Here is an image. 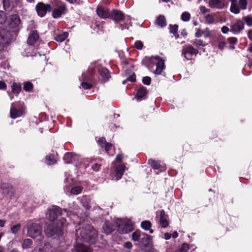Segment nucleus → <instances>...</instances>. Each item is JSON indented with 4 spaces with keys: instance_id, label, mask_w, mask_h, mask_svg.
<instances>
[{
    "instance_id": "obj_46",
    "label": "nucleus",
    "mask_w": 252,
    "mask_h": 252,
    "mask_svg": "<svg viewBox=\"0 0 252 252\" xmlns=\"http://www.w3.org/2000/svg\"><path fill=\"white\" fill-rule=\"evenodd\" d=\"M205 19L206 23L209 24H212L213 23H214L215 20L213 16L210 14H208L207 15H206L205 17Z\"/></svg>"
},
{
    "instance_id": "obj_53",
    "label": "nucleus",
    "mask_w": 252,
    "mask_h": 252,
    "mask_svg": "<svg viewBox=\"0 0 252 252\" xmlns=\"http://www.w3.org/2000/svg\"><path fill=\"white\" fill-rule=\"evenodd\" d=\"M106 142H107L105 140V138L103 137L100 138L98 140V143L102 147H104V146L105 145Z\"/></svg>"
},
{
    "instance_id": "obj_64",
    "label": "nucleus",
    "mask_w": 252,
    "mask_h": 252,
    "mask_svg": "<svg viewBox=\"0 0 252 252\" xmlns=\"http://www.w3.org/2000/svg\"><path fill=\"white\" fill-rule=\"evenodd\" d=\"M6 87V84L3 81H0V89H5Z\"/></svg>"
},
{
    "instance_id": "obj_14",
    "label": "nucleus",
    "mask_w": 252,
    "mask_h": 252,
    "mask_svg": "<svg viewBox=\"0 0 252 252\" xmlns=\"http://www.w3.org/2000/svg\"><path fill=\"white\" fill-rule=\"evenodd\" d=\"M198 52V50L192 47L191 46H188L186 48L183 49L182 54L187 59H189L192 55H196Z\"/></svg>"
},
{
    "instance_id": "obj_39",
    "label": "nucleus",
    "mask_w": 252,
    "mask_h": 252,
    "mask_svg": "<svg viewBox=\"0 0 252 252\" xmlns=\"http://www.w3.org/2000/svg\"><path fill=\"white\" fill-rule=\"evenodd\" d=\"M67 33L64 32L63 34L57 36L56 37V40L59 42H63L67 37Z\"/></svg>"
},
{
    "instance_id": "obj_16",
    "label": "nucleus",
    "mask_w": 252,
    "mask_h": 252,
    "mask_svg": "<svg viewBox=\"0 0 252 252\" xmlns=\"http://www.w3.org/2000/svg\"><path fill=\"white\" fill-rule=\"evenodd\" d=\"M50 247V244L46 242L37 245L31 252H47V249H49Z\"/></svg>"
},
{
    "instance_id": "obj_28",
    "label": "nucleus",
    "mask_w": 252,
    "mask_h": 252,
    "mask_svg": "<svg viewBox=\"0 0 252 252\" xmlns=\"http://www.w3.org/2000/svg\"><path fill=\"white\" fill-rule=\"evenodd\" d=\"M125 167L124 165L118 166L116 169V177L117 180L120 179L125 171Z\"/></svg>"
},
{
    "instance_id": "obj_63",
    "label": "nucleus",
    "mask_w": 252,
    "mask_h": 252,
    "mask_svg": "<svg viewBox=\"0 0 252 252\" xmlns=\"http://www.w3.org/2000/svg\"><path fill=\"white\" fill-rule=\"evenodd\" d=\"M225 45V43L224 41H221L219 44V48L222 50L224 48V46Z\"/></svg>"
},
{
    "instance_id": "obj_21",
    "label": "nucleus",
    "mask_w": 252,
    "mask_h": 252,
    "mask_svg": "<svg viewBox=\"0 0 252 252\" xmlns=\"http://www.w3.org/2000/svg\"><path fill=\"white\" fill-rule=\"evenodd\" d=\"M77 156L74 153H67L64 155L63 160L66 163H71L76 160Z\"/></svg>"
},
{
    "instance_id": "obj_5",
    "label": "nucleus",
    "mask_w": 252,
    "mask_h": 252,
    "mask_svg": "<svg viewBox=\"0 0 252 252\" xmlns=\"http://www.w3.org/2000/svg\"><path fill=\"white\" fill-rule=\"evenodd\" d=\"M52 4L54 5L52 16L54 18H58L65 13L66 8L65 5L59 0H52Z\"/></svg>"
},
{
    "instance_id": "obj_31",
    "label": "nucleus",
    "mask_w": 252,
    "mask_h": 252,
    "mask_svg": "<svg viewBox=\"0 0 252 252\" xmlns=\"http://www.w3.org/2000/svg\"><path fill=\"white\" fill-rule=\"evenodd\" d=\"M157 23L161 27H164L166 25V19L163 15L159 16L157 19Z\"/></svg>"
},
{
    "instance_id": "obj_42",
    "label": "nucleus",
    "mask_w": 252,
    "mask_h": 252,
    "mask_svg": "<svg viewBox=\"0 0 252 252\" xmlns=\"http://www.w3.org/2000/svg\"><path fill=\"white\" fill-rule=\"evenodd\" d=\"M136 80V75L134 72H132L131 75L127 78V79L124 80L123 82V84H125L127 81H130L131 82H134Z\"/></svg>"
},
{
    "instance_id": "obj_1",
    "label": "nucleus",
    "mask_w": 252,
    "mask_h": 252,
    "mask_svg": "<svg viewBox=\"0 0 252 252\" xmlns=\"http://www.w3.org/2000/svg\"><path fill=\"white\" fill-rule=\"evenodd\" d=\"M58 221L59 222L49 224L45 228L44 232L47 236L56 238L63 235L67 225L66 220L65 218H61Z\"/></svg>"
},
{
    "instance_id": "obj_9",
    "label": "nucleus",
    "mask_w": 252,
    "mask_h": 252,
    "mask_svg": "<svg viewBox=\"0 0 252 252\" xmlns=\"http://www.w3.org/2000/svg\"><path fill=\"white\" fill-rule=\"evenodd\" d=\"M117 231L121 234L127 233L133 230L132 225L129 223H125L119 220L117 222Z\"/></svg>"
},
{
    "instance_id": "obj_19",
    "label": "nucleus",
    "mask_w": 252,
    "mask_h": 252,
    "mask_svg": "<svg viewBox=\"0 0 252 252\" xmlns=\"http://www.w3.org/2000/svg\"><path fill=\"white\" fill-rule=\"evenodd\" d=\"M21 24V20L19 17L16 14H13L11 16L9 25L11 28L18 27Z\"/></svg>"
},
{
    "instance_id": "obj_56",
    "label": "nucleus",
    "mask_w": 252,
    "mask_h": 252,
    "mask_svg": "<svg viewBox=\"0 0 252 252\" xmlns=\"http://www.w3.org/2000/svg\"><path fill=\"white\" fill-rule=\"evenodd\" d=\"M100 166H101L100 164H97V163H95V164H94L93 165L92 169L94 171H97L99 170Z\"/></svg>"
},
{
    "instance_id": "obj_6",
    "label": "nucleus",
    "mask_w": 252,
    "mask_h": 252,
    "mask_svg": "<svg viewBox=\"0 0 252 252\" xmlns=\"http://www.w3.org/2000/svg\"><path fill=\"white\" fill-rule=\"evenodd\" d=\"M62 215L61 208L56 206H53L52 207L49 208L46 213V218L50 221H52L57 220L56 222H59L58 220L61 219V218H63L62 217Z\"/></svg>"
},
{
    "instance_id": "obj_25",
    "label": "nucleus",
    "mask_w": 252,
    "mask_h": 252,
    "mask_svg": "<svg viewBox=\"0 0 252 252\" xmlns=\"http://www.w3.org/2000/svg\"><path fill=\"white\" fill-rule=\"evenodd\" d=\"M141 227L144 229L145 230H149V232L150 233H153L154 231L153 229H151L152 227V223L149 220H144L141 223Z\"/></svg>"
},
{
    "instance_id": "obj_20",
    "label": "nucleus",
    "mask_w": 252,
    "mask_h": 252,
    "mask_svg": "<svg viewBox=\"0 0 252 252\" xmlns=\"http://www.w3.org/2000/svg\"><path fill=\"white\" fill-rule=\"evenodd\" d=\"M167 215L165 214V212L163 210L160 211L159 222L161 226L163 228H165L168 225V221L167 219Z\"/></svg>"
},
{
    "instance_id": "obj_8",
    "label": "nucleus",
    "mask_w": 252,
    "mask_h": 252,
    "mask_svg": "<svg viewBox=\"0 0 252 252\" xmlns=\"http://www.w3.org/2000/svg\"><path fill=\"white\" fill-rule=\"evenodd\" d=\"M10 113V117L12 119H15L22 115V109L21 108L19 102L12 103Z\"/></svg>"
},
{
    "instance_id": "obj_47",
    "label": "nucleus",
    "mask_w": 252,
    "mask_h": 252,
    "mask_svg": "<svg viewBox=\"0 0 252 252\" xmlns=\"http://www.w3.org/2000/svg\"><path fill=\"white\" fill-rule=\"evenodd\" d=\"M21 227L20 224H17L16 225H14L11 227V230L12 232L14 234H16L19 230Z\"/></svg>"
},
{
    "instance_id": "obj_50",
    "label": "nucleus",
    "mask_w": 252,
    "mask_h": 252,
    "mask_svg": "<svg viewBox=\"0 0 252 252\" xmlns=\"http://www.w3.org/2000/svg\"><path fill=\"white\" fill-rule=\"evenodd\" d=\"M142 82L146 85H149L151 83V78L149 76L144 77L142 79Z\"/></svg>"
},
{
    "instance_id": "obj_7",
    "label": "nucleus",
    "mask_w": 252,
    "mask_h": 252,
    "mask_svg": "<svg viewBox=\"0 0 252 252\" xmlns=\"http://www.w3.org/2000/svg\"><path fill=\"white\" fill-rule=\"evenodd\" d=\"M53 7L52 0L48 4H45L42 2H38L36 5L35 9L38 15L40 17H43L47 12L52 11Z\"/></svg>"
},
{
    "instance_id": "obj_54",
    "label": "nucleus",
    "mask_w": 252,
    "mask_h": 252,
    "mask_svg": "<svg viewBox=\"0 0 252 252\" xmlns=\"http://www.w3.org/2000/svg\"><path fill=\"white\" fill-rule=\"evenodd\" d=\"M194 44L196 46H204L205 45L203 43V42L202 40H201L200 39H196L194 42Z\"/></svg>"
},
{
    "instance_id": "obj_26",
    "label": "nucleus",
    "mask_w": 252,
    "mask_h": 252,
    "mask_svg": "<svg viewBox=\"0 0 252 252\" xmlns=\"http://www.w3.org/2000/svg\"><path fill=\"white\" fill-rule=\"evenodd\" d=\"M209 5L212 8H221L224 6V3L219 0H211L209 1Z\"/></svg>"
},
{
    "instance_id": "obj_23",
    "label": "nucleus",
    "mask_w": 252,
    "mask_h": 252,
    "mask_svg": "<svg viewBox=\"0 0 252 252\" xmlns=\"http://www.w3.org/2000/svg\"><path fill=\"white\" fill-rule=\"evenodd\" d=\"M147 93L146 88L141 86L138 89L136 97L138 100H141V98L144 97Z\"/></svg>"
},
{
    "instance_id": "obj_51",
    "label": "nucleus",
    "mask_w": 252,
    "mask_h": 252,
    "mask_svg": "<svg viewBox=\"0 0 252 252\" xmlns=\"http://www.w3.org/2000/svg\"><path fill=\"white\" fill-rule=\"evenodd\" d=\"M188 249V245L186 243H184L181 248L177 252H187V251Z\"/></svg>"
},
{
    "instance_id": "obj_36",
    "label": "nucleus",
    "mask_w": 252,
    "mask_h": 252,
    "mask_svg": "<svg viewBox=\"0 0 252 252\" xmlns=\"http://www.w3.org/2000/svg\"><path fill=\"white\" fill-rule=\"evenodd\" d=\"M148 163L155 169H158L160 166L159 163L158 161H156L152 159H149Z\"/></svg>"
},
{
    "instance_id": "obj_43",
    "label": "nucleus",
    "mask_w": 252,
    "mask_h": 252,
    "mask_svg": "<svg viewBox=\"0 0 252 252\" xmlns=\"http://www.w3.org/2000/svg\"><path fill=\"white\" fill-rule=\"evenodd\" d=\"M81 86L84 89H90L93 87V85L90 82L84 81L81 83Z\"/></svg>"
},
{
    "instance_id": "obj_37",
    "label": "nucleus",
    "mask_w": 252,
    "mask_h": 252,
    "mask_svg": "<svg viewBox=\"0 0 252 252\" xmlns=\"http://www.w3.org/2000/svg\"><path fill=\"white\" fill-rule=\"evenodd\" d=\"M23 88L25 91L30 92L33 89V85L31 82H26L24 83Z\"/></svg>"
},
{
    "instance_id": "obj_27",
    "label": "nucleus",
    "mask_w": 252,
    "mask_h": 252,
    "mask_svg": "<svg viewBox=\"0 0 252 252\" xmlns=\"http://www.w3.org/2000/svg\"><path fill=\"white\" fill-rule=\"evenodd\" d=\"M75 250L77 252H90L89 248L82 244L77 243L75 246Z\"/></svg>"
},
{
    "instance_id": "obj_29",
    "label": "nucleus",
    "mask_w": 252,
    "mask_h": 252,
    "mask_svg": "<svg viewBox=\"0 0 252 252\" xmlns=\"http://www.w3.org/2000/svg\"><path fill=\"white\" fill-rule=\"evenodd\" d=\"M153 57L151 58L145 57L142 61V63L145 65L149 69H151L153 66Z\"/></svg>"
},
{
    "instance_id": "obj_13",
    "label": "nucleus",
    "mask_w": 252,
    "mask_h": 252,
    "mask_svg": "<svg viewBox=\"0 0 252 252\" xmlns=\"http://www.w3.org/2000/svg\"><path fill=\"white\" fill-rule=\"evenodd\" d=\"M98 72L99 74V80L102 82L107 81L110 77L108 70L106 68L99 67Z\"/></svg>"
},
{
    "instance_id": "obj_12",
    "label": "nucleus",
    "mask_w": 252,
    "mask_h": 252,
    "mask_svg": "<svg viewBox=\"0 0 252 252\" xmlns=\"http://www.w3.org/2000/svg\"><path fill=\"white\" fill-rule=\"evenodd\" d=\"M124 18V14L122 11L117 9H114L110 13V17L109 18L117 22H119L123 20Z\"/></svg>"
},
{
    "instance_id": "obj_59",
    "label": "nucleus",
    "mask_w": 252,
    "mask_h": 252,
    "mask_svg": "<svg viewBox=\"0 0 252 252\" xmlns=\"http://www.w3.org/2000/svg\"><path fill=\"white\" fill-rule=\"evenodd\" d=\"M124 247L127 249H130L132 248V245L130 242H126L125 243Z\"/></svg>"
},
{
    "instance_id": "obj_24",
    "label": "nucleus",
    "mask_w": 252,
    "mask_h": 252,
    "mask_svg": "<svg viewBox=\"0 0 252 252\" xmlns=\"http://www.w3.org/2000/svg\"><path fill=\"white\" fill-rule=\"evenodd\" d=\"M82 80L84 81L92 82L94 81V76L92 71L88 70L82 74Z\"/></svg>"
},
{
    "instance_id": "obj_15",
    "label": "nucleus",
    "mask_w": 252,
    "mask_h": 252,
    "mask_svg": "<svg viewBox=\"0 0 252 252\" xmlns=\"http://www.w3.org/2000/svg\"><path fill=\"white\" fill-rule=\"evenodd\" d=\"M102 229L103 232L108 235L112 233L115 230L116 226L114 224L105 220Z\"/></svg>"
},
{
    "instance_id": "obj_40",
    "label": "nucleus",
    "mask_w": 252,
    "mask_h": 252,
    "mask_svg": "<svg viewBox=\"0 0 252 252\" xmlns=\"http://www.w3.org/2000/svg\"><path fill=\"white\" fill-rule=\"evenodd\" d=\"M82 190V188L79 186L75 187L71 189L70 192L73 194H78Z\"/></svg>"
},
{
    "instance_id": "obj_52",
    "label": "nucleus",
    "mask_w": 252,
    "mask_h": 252,
    "mask_svg": "<svg viewBox=\"0 0 252 252\" xmlns=\"http://www.w3.org/2000/svg\"><path fill=\"white\" fill-rule=\"evenodd\" d=\"M135 47L138 50H141L143 47V44L140 40L136 41L135 43Z\"/></svg>"
},
{
    "instance_id": "obj_35",
    "label": "nucleus",
    "mask_w": 252,
    "mask_h": 252,
    "mask_svg": "<svg viewBox=\"0 0 252 252\" xmlns=\"http://www.w3.org/2000/svg\"><path fill=\"white\" fill-rule=\"evenodd\" d=\"M46 161L48 165L54 164L56 162V160L54 159V155L50 154L46 157Z\"/></svg>"
},
{
    "instance_id": "obj_4",
    "label": "nucleus",
    "mask_w": 252,
    "mask_h": 252,
    "mask_svg": "<svg viewBox=\"0 0 252 252\" xmlns=\"http://www.w3.org/2000/svg\"><path fill=\"white\" fill-rule=\"evenodd\" d=\"M132 240L137 241L139 244L144 247L150 246L152 238L145 233H142L139 230H136L131 235Z\"/></svg>"
},
{
    "instance_id": "obj_32",
    "label": "nucleus",
    "mask_w": 252,
    "mask_h": 252,
    "mask_svg": "<svg viewBox=\"0 0 252 252\" xmlns=\"http://www.w3.org/2000/svg\"><path fill=\"white\" fill-rule=\"evenodd\" d=\"M12 92L14 93L18 94L21 90V85L19 83H14L12 86Z\"/></svg>"
},
{
    "instance_id": "obj_61",
    "label": "nucleus",
    "mask_w": 252,
    "mask_h": 252,
    "mask_svg": "<svg viewBox=\"0 0 252 252\" xmlns=\"http://www.w3.org/2000/svg\"><path fill=\"white\" fill-rule=\"evenodd\" d=\"M203 33V31L200 29H198L195 33V36L196 37H199L202 35Z\"/></svg>"
},
{
    "instance_id": "obj_17",
    "label": "nucleus",
    "mask_w": 252,
    "mask_h": 252,
    "mask_svg": "<svg viewBox=\"0 0 252 252\" xmlns=\"http://www.w3.org/2000/svg\"><path fill=\"white\" fill-rule=\"evenodd\" d=\"M97 14L102 18H107L110 17V12L102 6H98L96 9Z\"/></svg>"
},
{
    "instance_id": "obj_11",
    "label": "nucleus",
    "mask_w": 252,
    "mask_h": 252,
    "mask_svg": "<svg viewBox=\"0 0 252 252\" xmlns=\"http://www.w3.org/2000/svg\"><path fill=\"white\" fill-rule=\"evenodd\" d=\"M0 189L3 190V193L6 194L10 197L12 196L14 194V188L9 183H2L0 185Z\"/></svg>"
},
{
    "instance_id": "obj_34",
    "label": "nucleus",
    "mask_w": 252,
    "mask_h": 252,
    "mask_svg": "<svg viewBox=\"0 0 252 252\" xmlns=\"http://www.w3.org/2000/svg\"><path fill=\"white\" fill-rule=\"evenodd\" d=\"M81 203L83 207H84L87 210H90L91 208V206L90 201L87 197H83V198L81 199Z\"/></svg>"
},
{
    "instance_id": "obj_58",
    "label": "nucleus",
    "mask_w": 252,
    "mask_h": 252,
    "mask_svg": "<svg viewBox=\"0 0 252 252\" xmlns=\"http://www.w3.org/2000/svg\"><path fill=\"white\" fill-rule=\"evenodd\" d=\"M104 147H105L106 151H108L111 149L112 147V144L111 143L106 142L105 145L104 146Z\"/></svg>"
},
{
    "instance_id": "obj_30",
    "label": "nucleus",
    "mask_w": 252,
    "mask_h": 252,
    "mask_svg": "<svg viewBox=\"0 0 252 252\" xmlns=\"http://www.w3.org/2000/svg\"><path fill=\"white\" fill-rule=\"evenodd\" d=\"M33 244L32 241L29 238L24 239L22 243V248L23 249L31 248Z\"/></svg>"
},
{
    "instance_id": "obj_55",
    "label": "nucleus",
    "mask_w": 252,
    "mask_h": 252,
    "mask_svg": "<svg viewBox=\"0 0 252 252\" xmlns=\"http://www.w3.org/2000/svg\"><path fill=\"white\" fill-rule=\"evenodd\" d=\"M228 42L230 44H235L237 41V39L235 37H231L228 39Z\"/></svg>"
},
{
    "instance_id": "obj_48",
    "label": "nucleus",
    "mask_w": 252,
    "mask_h": 252,
    "mask_svg": "<svg viewBox=\"0 0 252 252\" xmlns=\"http://www.w3.org/2000/svg\"><path fill=\"white\" fill-rule=\"evenodd\" d=\"M243 19L245 21L247 24L249 26H252V16H245L244 17Z\"/></svg>"
},
{
    "instance_id": "obj_57",
    "label": "nucleus",
    "mask_w": 252,
    "mask_h": 252,
    "mask_svg": "<svg viewBox=\"0 0 252 252\" xmlns=\"http://www.w3.org/2000/svg\"><path fill=\"white\" fill-rule=\"evenodd\" d=\"M203 33L204 34V36L205 37H208L210 35V32L209 31L208 28H206L205 31H203Z\"/></svg>"
},
{
    "instance_id": "obj_60",
    "label": "nucleus",
    "mask_w": 252,
    "mask_h": 252,
    "mask_svg": "<svg viewBox=\"0 0 252 252\" xmlns=\"http://www.w3.org/2000/svg\"><path fill=\"white\" fill-rule=\"evenodd\" d=\"M200 11L203 13H205L206 12H208L210 11V10L208 9H207L205 6H200Z\"/></svg>"
},
{
    "instance_id": "obj_18",
    "label": "nucleus",
    "mask_w": 252,
    "mask_h": 252,
    "mask_svg": "<svg viewBox=\"0 0 252 252\" xmlns=\"http://www.w3.org/2000/svg\"><path fill=\"white\" fill-rule=\"evenodd\" d=\"M39 35L36 30L32 31L31 34L29 35L27 43L30 45H33L35 42L38 39Z\"/></svg>"
},
{
    "instance_id": "obj_10",
    "label": "nucleus",
    "mask_w": 252,
    "mask_h": 252,
    "mask_svg": "<svg viewBox=\"0 0 252 252\" xmlns=\"http://www.w3.org/2000/svg\"><path fill=\"white\" fill-rule=\"evenodd\" d=\"M153 57L157 61V68L154 73L157 75L160 74L165 68L164 61L158 56H153Z\"/></svg>"
},
{
    "instance_id": "obj_2",
    "label": "nucleus",
    "mask_w": 252,
    "mask_h": 252,
    "mask_svg": "<svg viewBox=\"0 0 252 252\" xmlns=\"http://www.w3.org/2000/svg\"><path fill=\"white\" fill-rule=\"evenodd\" d=\"M80 235L82 240L87 243L94 244L97 239V232L94 227L88 224H84L80 229Z\"/></svg>"
},
{
    "instance_id": "obj_38",
    "label": "nucleus",
    "mask_w": 252,
    "mask_h": 252,
    "mask_svg": "<svg viewBox=\"0 0 252 252\" xmlns=\"http://www.w3.org/2000/svg\"><path fill=\"white\" fill-rule=\"evenodd\" d=\"M230 11L235 14H238L240 11V8L237 3H231Z\"/></svg>"
},
{
    "instance_id": "obj_41",
    "label": "nucleus",
    "mask_w": 252,
    "mask_h": 252,
    "mask_svg": "<svg viewBox=\"0 0 252 252\" xmlns=\"http://www.w3.org/2000/svg\"><path fill=\"white\" fill-rule=\"evenodd\" d=\"M4 31L0 32V44H2V45H4L7 42V39L4 37Z\"/></svg>"
},
{
    "instance_id": "obj_49",
    "label": "nucleus",
    "mask_w": 252,
    "mask_h": 252,
    "mask_svg": "<svg viewBox=\"0 0 252 252\" xmlns=\"http://www.w3.org/2000/svg\"><path fill=\"white\" fill-rule=\"evenodd\" d=\"M239 4L242 9H246L247 5V0H240Z\"/></svg>"
},
{
    "instance_id": "obj_22",
    "label": "nucleus",
    "mask_w": 252,
    "mask_h": 252,
    "mask_svg": "<svg viewBox=\"0 0 252 252\" xmlns=\"http://www.w3.org/2000/svg\"><path fill=\"white\" fill-rule=\"evenodd\" d=\"M244 22L241 20H238L236 23L232 25L231 30L234 32H239L244 29Z\"/></svg>"
},
{
    "instance_id": "obj_45",
    "label": "nucleus",
    "mask_w": 252,
    "mask_h": 252,
    "mask_svg": "<svg viewBox=\"0 0 252 252\" xmlns=\"http://www.w3.org/2000/svg\"><path fill=\"white\" fill-rule=\"evenodd\" d=\"M170 32L172 33H176L178 30V26L177 25H170Z\"/></svg>"
},
{
    "instance_id": "obj_3",
    "label": "nucleus",
    "mask_w": 252,
    "mask_h": 252,
    "mask_svg": "<svg viewBox=\"0 0 252 252\" xmlns=\"http://www.w3.org/2000/svg\"><path fill=\"white\" fill-rule=\"evenodd\" d=\"M25 228H27V235L37 241H41L43 238L41 225L32 220L28 221Z\"/></svg>"
},
{
    "instance_id": "obj_33",
    "label": "nucleus",
    "mask_w": 252,
    "mask_h": 252,
    "mask_svg": "<svg viewBox=\"0 0 252 252\" xmlns=\"http://www.w3.org/2000/svg\"><path fill=\"white\" fill-rule=\"evenodd\" d=\"M3 4L6 10H11L14 7V5L12 4L10 0H3Z\"/></svg>"
},
{
    "instance_id": "obj_44",
    "label": "nucleus",
    "mask_w": 252,
    "mask_h": 252,
    "mask_svg": "<svg viewBox=\"0 0 252 252\" xmlns=\"http://www.w3.org/2000/svg\"><path fill=\"white\" fill-rule=\"evenodd\" d=\"M190 15L189 13L185 12H183L181 16V19L184 21H188L189 20Z\"/></svg>"
},
{
    "instance_id": "obj_62",
    "label": "nucleus",
    "mask_w": 252,
    "mask_h": 252,
    "mask_svg": "<svg viewBox=\"0 0 252 252\" xmlns=\"http://www.w3.org/2000/svg\"><path fill=\"white\" fill-rule=\"evenodd\" d=\"M228 31H229V28L227 27H226V26H223L221 28V32L223 33H226L228 32Z\"/></svg>"
}]
</instances>
